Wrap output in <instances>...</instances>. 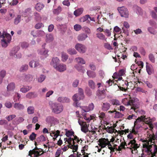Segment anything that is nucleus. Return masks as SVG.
Here are the masks:
<instances>
[{"instance_id": "obj_1", "label": "nucleus", "mask_w": 157, "mask_h": 157, "mask_svg": "<svg viewBox=\"0 0 157 157\" xmlns=\"http://www.w3.org/2000/svg\"><path fill=\"white\" fill-rule=\"evenodd\" d=\"M151 120L149 117L147 118L146 116L144 117L141 116L140 117L138 118L134 122L135 126L138 124H139V123L142 122H145L146 124L148 125L150 129L149 131L147 132V136L146 140H144L143 143L144 141L148 140L147 141L150 143V144H152V143L154 144V140L157 139V133L155 135L153 134L151 130L153 128H155L157 129V123L152 124L151 123Z\"/></svg>"}, {"instance_id": "obj_16", "label": "nucleus", "mask_w": 157, "mask_h": 157, "mask_svg": "<svg viewBox=\"0 0 157 157\" xmlns=\"http://www.w3.org/2000/svg\"><path fill=\"white\" fill-rule=\"evenodd\" d=\"M56 70L60 72H63L66 70V66L65 64L61 63L56 66L55 68Z\"/></svg>"}, {"instance_id": "obj_27", "label": "nucleus", "mask_w": 157, "mask_h": 157, "mask_svg": "<svg viewBox=\"0 0 157 157\" xmlns=\"http://www.w3.org/2000/svg\"><path fill=\"white\" fill-rule=\"evenodd\" d=\"M24 79L25 81L29 82L32 81L33 77L32 75L30 74H27L24 75Z\"/></svg>"}, {"instance_id": "obj_39", "label": "nucleus", "mask_w": 157, "mask_h": 157, "mask_svg": "<svg viewBox=\"0 0 157 157\" xmlns=\"http://www.w3.org/2000/svg\"><path fill=\"white\" fill-rule=\"evenodd\" d=\"M28 68V66L27 64L22 65L20 68V71L21 72H24L26 71Z\"/></svg>"}, {"instance_id": "obj_48", "label": "nucleus", "mask_w": 157, "mask_h": 157, "mask_svg": "<svg viewBox=\"0 0 157 157\" xmlns=\"http://www.w3.org/2000/svg\"><path fill=\"white\" fill-rule=\"evenodd\" d=\"M31 88V87L29 86L26 87H22L20 91L23 93H25L29 91Z\"/></svg>"}, {"instance_id": "obj_24", "label": "nucleus", "mask_w": 157, "mask_h": 157, "mask_svg": "<svg viewBox=\"0 0 157 157\" xmlns=\"http://www.w3.org/2000/svg\"><path fill=\"white\" fill-rule=\"evenodd\" d=\"M87 37L88 36L87 34L83 33L78 35L77 39L78 40L82 41L85 40Z\"/></svg>"}, {"instance_id": "obj_8", "label": "nucleus", "mask_w": 157, "mask_h": 157, "mask_svg": "<svg viewBox=\"0 0 157 157\" xmlns=\"http://www.w3.org/2000/svg\"><path fill=\"white\" fill-rule=\"evenodd\" d=\"M83 98L84 97L80 95L79 94H75L72 97V99L74 101L73 106L76 107H79L81 108L82 107L80 106V103L79 102V101Z\"/></svg>"}, {"instance_id": "obj_33", "label": "nucleus", "mask_w": 157, "mask_h": 157, "mask_svg": "<svg viewBox=\"0 0 157 157\" xmlns=\"http://www.w3.org/2000/svg\"><path fill=\"white\" fill-rule=\"evenodd\" d=\"M68 55L64 52H63L61 53L62 60L63 62L66 61L68 58Z\"/></svg>"}, {"instance_id": "obj_40", "label": "nucleus", "mask_w": 157, "mask_h": 157, "mask_svg": "<svg viewBox=\"0 0 157 157\" xmlns=\"http://www.w3.org/2000/svg\"><path fill=\"white\" fill-rule=\"evenodd\" d=\"M136 92H141L145 94H146L147 92L146 90L140 87H137L136 89Z\"/></svg>"}, {"instance_id": "obj_20", "label": "nucleus", "mask_w": 157, "mask_h": 157, "mask_svg": "<svg viewBox=\"0 0 157 157\" xmlns=\"http://www.w3.org/2000/svg\"><path fill=\"white\" fill-rule=\"evenodd\" d=\"M60 61L57 57H53L52 59L51 64L53 65L54 68L56 66H57Z\"/></svg>"}, {"instance_id": "obj_55", "label": "nucleus", "mask_w": 157, "mask_h": 157, "mask_svg": "<svg viewBox=\"0 0 157 157\" xmlns=\"http://www.w3.org/2000/svg\"><path fill=\"white\" fill-rule=\"evenodd\" d=\"M36 136V134L34 132H32L29 136V139L30 140L33 141L35 140Z\"/></svg>"}, {"instance_id": "obj_17", "label": "nucleus", "mask_w": 157, "mask_h": 157, "mask_svg": "<svg viewBox=\"0 0 157 157\" xmlns=\"http://www.w3.org/2000/svg\"><path fill=\"white\" fill-rule=\"evenodd\" d=\"M46 140L45 137L43 135H42L36 138L35 142V145L37 146L38 145L37 143L39 144L45 141Z\"/></svg>"}, {"instance_id": "obj_15", "label": "nucleus", "mask_w": 157, "mask_h": 157, "mask_svg": "<svg viewBox=\"0 0 157 157\" xmlns=\"http://www.w3.org/2000/svg\"><path fill=\"white\" fill-rule=\"evenodd\" d=\"M94 108V105L93 103L90 104L88 106H85L81 107L82 110L85 112H88L92 110Z\"/></svg>"}, {"instance_id": "obj_10", "label": "nucleus", "mask_w": 157, "mask_h": 157, "mask_svg": "<svg viewBox=\"0 0 157 157\" xmlns=\"http://www.w3.org/2000/svg\"><path fill=\"white\" fill-rule=\"evenodd\" d=\"M75 48L79 53H84L86 50V46L81 44L78 43L75 46Z\"/></svg>"}, {"instance_id": "obj_34", "label": "nucleus", "mask_w": 157, "mask_h": 157, "mask_svg": "<svg viewBox=\"0 0 157 157\" xmlns=\"http://www.w3.org/2000/svg\"><path fill=\"white\" fill-rule=\"evenodd\" d=\"M75 68L79 71L84 73L85 71L82 66L78 64L75 66Z\"/></svg>"}, {"instance_id": "obj_7", "label": "nucleus", "mask_w": 157, "mask_h": 157, "mask_svg": "<svg viewBox=\"0 0 157 157\" xmlns=\"http://www.w3.org/2000/svg\"><path fill=\"white\" fill-rule=\"evenodd\" d=\"M149 23L150 25L148 27V31L151 34L155 35L156 34L157 32L155 29L157 28V25L156 22L152 20L149 21Z\"/></svg>"}, {"instance_id": "obj_49", "label": "nucleus", "mask_w": 157, "mask_h": 157, "mask_svg": "<svg viewBox=\"0 0 157 157\" xmlns=\"http://www.w3.org/2000/svg\"><path fill=\"white\" fill-rule=\"evenodd\" d=\"M32 64H34V67H36L38 66L39 64V63L37 62L34 61V60L30 62L29 63V65L30 67H33V66L32 65Z\"/></svg>"}, {"instance_id": "obj_28", "label": "nucleus", "mask_w": 157, "mask_h": 157, "mask_svg": "<svg viewBox=\"0 0 157 157\" xmlns=\"http://www.w3.org/2000/svg\"><path fill=\"white\" fill-rule=\"evenodd\" d=\"M15 88V84L13 82L9 84L7 86V89L8 91H13Z\"/></svg>"}, {"instance_id": "obj_19", "label": "nucleus", "mask_w": 157, "mask_h": 157, "mask_svg": "<svg viewBox=\"0 0 157 157\" xmlns=\"http://www.w3.org/2000/svg\"><path fill=\"white\" fill-rule=\"evenodd\" d=\"M70 99L68 98L64 97H60L57 99V101L61 103H68L70 101Z\"/></svg>"}, {"instance_id": "obj_43", "label": "nucleus", "mask_w": 157, "mask_h": 157, "mask_svg": "<svg viewBox=\"0 0 157 157\" xmlns=\"http://www.w3.org/2000/svg\"><path fill=\"white\" fill-rule=\"evenodd\" d=\"M29 46V44L26 42H23L21 43V46L23 49H26Z\"/></svg>"}, {"instance_id": "obj_23", "label": "nucleus", "mask_w": 157, "mask_h": 157, "mask_svg": "<svg viewBox=\"0 0 157 157\" xmlns=\"http://www.w3.org/2000/svg\"><path fill=\"white\" fill-rule=\"evenodd\" d=\"M110 105L108 102L103 103L101 104L102 110L104 111H107L110 108Z\"/></svg>"}, {"instance_id": "obj_63", "label": "nucleus", "mask_w": 157, "mask_h": 157, "mask_svg": "<svg viewBox=\"0 0 157 157\" xmlns=\"http://www.w3.org/2000/svg\"><path fill=\"white\" fill-rule=\"evenodd\" d=\"M34 15L36 19L37 20H39L41 19L39 14L37 12H35L34 13Z\"/></svg>"}, {"instance_id": "obj_51", "label": "nucleus", "mask_w": 157, "mask_h": 157, "mask_svg": "<svg viewBox=\"0 0 157 157\" xmlns=\"http://www.w3.org/2000/svg\"><path fill=\"white\" fill-rule=\"evenodd\" d=\"M74 28L76 31H78L81 29L82 27L80 25L77 24L74 25Z\"/></svg>"}, {"instance_id": "obj_36", "label": "nucleus", "mask_w": 157, "mask_h": 157, "mask_svg": "<svg viewBox=\"0 0 157 157\" xmlns=\"http://www.w3.org/2000/svg\"><path fill=\"white\" fill-rule=\"evenodd\" d=\"M110 103L113 105H118L121 104V102L117 99H113L110 101Z\"/></svg>"}, {"instance_id": "obj_44", "label": "nucleus", "mask_w": 157, "mask_h": 157, "mask_svg": "<svg viewBox=\"0 0 157 157\" xmlns=\"http://www.w3.org/2000/svg\"><path fill=\"white\" fill-rule=\"evenodd\" d=\"M89 17H90V15H86L81 18L80 19V21L81 22H84L87 20Z\"/></svg>"}, {"instance_id": "obj_62", "label": "nucleus", "mask_w": 157, "mask_h": 157, "mask_svg": "<svg viewBox=\"0 0 157 157\" xmlns=\"http://www.w3.org/2000/svg\"><path fill=\"white\" fill-rule=\"evenodd\" d=\"M47 41L50 42L52 41L53 40V37L52 35H49L48 36H47Z\"/></svg>"}, {"instance_id": "obj_38", "label": "nucleus", "mask_w": 157, "mask_h": 157, "mask_svg": "<svg viewBox=\"0 0 157 157\" xmlns=\"http://www.w3.org/2000/svg\"><path fill=\"white\" fill-rule=\"evenodd\" d=\"M36 96L37 95L34 94V93L33 92H29L26 95V97L29 99L35 98Z\"/></svg>"}, {"instance_id": "obj_21", "label": "nucleus", "mask_w": 157, "mask_h": 157, "mask_svg": "<svg viewBox=\"0 0 157 157\" xmlns=\"http://www.w3.org/2000/svg\"><path fill=\"white\" fill-rule=\"evenodd\" d=\"M133 10L138 14L142 15L143 14V10L142 9L136 5L134 6L133 7Z\"/></svg>"}, {"instance_id": "obj_12", "label": "nucleus", "mask_w": 157, "mask_h": 157, "mask_svg": "<svg viewBox=\"0 0 157 157\" xmlns=\"http://www.w3.org/2000/svg\"><path fill=\"white\" fill-rule=\"evenodd\" d=\"M19 48L17 46L14 48L11 51L10 55V56H14L15 57L20 58L21 57V54L20 53H17Z\"/></svg>"}, {"instance_id": "obj_53", "label": "nucleus", "mask_w": 157, "mask_h": 157, "mask_svg": "<svg viewBox=\"0 0 157 157\" xmlns=\"http://www.w3.org/2000/svg\"><path fill=\"white\" fill-rule=\"evenodd\" d=\"M18 0H12L10 1L8 0V2L9 5L11 6H15L18 3Z\"/></svg>"}, {"instance_id": "obj_29", "label": "nucleus", "mask_w": 157, "mask_h": 157, "mask_svg": "<svg viewBox=\"0 0 157 157\" xmlns=\"http://www.w3.org/2000/svg\"><path fill=\"white\" fill-rule=\"evenodd\" d=\"M124 142H122L121 143L120 145L118 146V148L117 149V150L118 151H121L122 149L125 150V145L127 146L126 143L125 141L124 140Z\"/></svg>"}, {"instance_id": "obj_61", "label": "nucleus", "mask_w": 157, "mask_h": 157, "mask_svg": "<svg viewBox=\"0 0 157 157\" xmlns=\"http://www.w3.org/2000/svg\"><path fill=\"white\" fill-rule=\"evenodd\" d=\"M6 71L4 70H2L0 72V77L3 79L5 77L6 75Z\"/></svg>"}, {"instance_id": "obj_6", "label": "nucleus", "mask_w": 157, "mask_h": 157, "mask_svg": "<svg viewBox=\"0 0 157 157\" xmlns=\"http://www.w3.org/2000/svg\"><path fill=\"white\" fill-rule=\"evenodd\" d=\"M2 36V39L1 40V44L3 47H6L11 40V36L10 34L6 33L5 32H3Z\"/></svg>"}, {"instance_id": "obj_3", "label": "nucleus", "mask_w": 157, "mask_h": 157, "mask_svg": "<svg viewBox=\"0 0 157 157\" xmlns=\"http://www.w3.org/2000/svg\"><path fill=\"white\" fill-rule=\"evenodd\" d=\"M130 132L132 133L128 135V148H129L132 153H136L137 152V148L139 146H138L137 144L136 143V141L133 138L132 133L136 134L137 133V132L134 129H132L131 131V129L130 130Z\"/></svg>"}, {"instance_id": "obj_50", "label": "nucleus", "mask_w": 157, "mask_h": 157, "mask_svg": "<svg viewBox=\"0 0 157 157\" xmlns=\"http://www.w3.org/2000/svg\"><path fill=\"white\" fill-rule=\"evenodd\" d=\"M21 15H18L14 20V23L15 25H17L21 21Z\"/></svg>"}, {"instance_id": "obj_14", "label": "nucleus", "mask_w": 157, "mask_h": 157, "mask_svg": "<svg viewBox=\"0 0 157 157\" xmlns=\"http://www.w3.org/2000/svg\"><path fill=\"white\" fill-rule=\"evenodd\" d=\"M109 141L108 139L101 138L98 140V142L99 143L98 145L101 147V148H104L108 145V143Z\"/></svg>"}, {"instance_id": "obj_57", "label": "nucleus", "mask_w": 157, "mask_h": 157, "mask_svg": "<svg viewBox=\"0 0 157 157\" xmlns=\"http://www.w3.org/2000/svg\"><path fill=\"white\" fill-rule=\"evenodd\" d=\"M66 142H67L68 144L69 145L71 144H73L75 143V141L73 140V139L71 137L69 138L67 140H66L65 143L66 144Z\"/></svg>"}, {"instance_id": "obj_56", "label": "nucleus", "mask_w": 157, "mask_h": 157, "mask_svg": "<svg viewBox=\"0 0 157 157\" xmlns=\"http://www.w3.org/2000/svg\"><path fill=\"white\" fill-rule=\"evenodd\" d=\"M104 47L105 48L109 50H112L113 49V48L110 45V44L107 43H104Z\"/></svg>"}, {"instance_id": "obj_5", "label": "nucleus", "mask_w": 157, "mask_h": 157, "mask_svg": "<svg viewBox=\"0 0 157 157\" xmlns=\"http://www.w3.org/2000/svg\"><path fill=\"white\" fill-rule=\"evenodd\" d=\"M129 101H128V109H130L136 112V109L139 107L140 105V102L139 100L136 98H130Z\"/></svg>"}, {"instance_id": "obj_52", "label": "nucleus", "mask_w": 157, "mask_h": 157, "mask_svg": "<svg viewBox=\"0 0 157 157\" xmlns=\"http://www.w3.org/2000/svg\"><path fill=\"white\" fill-rule=\"evenodd\" d=\"M149 60L152 63H154L155 62V58L153 54H150L148 56Z\"/></svg>"}, {"instance_id": "obj_11", "label": "nucleus", "mask_w": 157, "mask_h": 157, "mask_svg": "<svg viewBox=\"0 0 157 157\" xmlns=\"http://www.w3.org/2000/svg\"><path fill=\"white\" fill-rule=\"evenodd\" d=\"M117 10L121 17L125 18L128 17V11L126 8L124 6L118 7Z\"/></svg>"}, {"instance_id": "obj_46", "label": "nucleus", "mask_w": 157, "mask_h": 157, "mask_svg": "<svg viewBox=\"0 0 157 157\" xmlns=\"http://www.w3.org/2000/svg\"><path fill=\"white\" fill-rule=\"evenodd\" d=\"M112 28H110V29H106L104 30V32L105 35L109 37L111 35V31Z\"/></svg>"}, {"instance_id": "obj_18", "label": "nucleus", "mask_w": 157, "mask_h": 157, "mask_svg": "<svg viewBox=\"0 0 157 157\" xmlns=\"http://www.w3.org/2000/svg\"><path fill=\"white\" fill-rule=\"evenodd\" d=\"M146 71L148 74L151 75L154 72V69L152 65L149 64L147 63H146Z\"/></svg>"}, {"instance_id": "obj_54", "label": "nucleus", "mask_w": 157, "mask_h": 157, "mask_svg": "<svg viewBox=\"0 0 157 157\" xmlns=\"http://www.w3.org/2000/svg\"><path fill=\"white\" fill-rule=\"evenodd\" d=\"M16 117V115L15 114H12L6 117L8 121H10L12 120L13 119Z\"/></svg>"}, {"instance_id": "obj_31", "label": "nucleus", "mask_w": 157, "mask_h": 157, "mask_svg": "<svg viewBox=\"0 0 157 157\" xmlns=\"http://www.w3.org/2000/svg\"><path fill=\"white\" fill-rule=\"evenodd\" d=\"M62 10L61 7L60 6H59L57 8L54 9L52 11L53 14L58 15L60 13Z\"/></svg>"}, {"instance_id": "obj_32", "label": "nucleus", "mask_w": 157, "mask_h": 157, "mask_svg": "<svg viewBox=\"0 0 157 157\" xmlns=\"http://www.w3.org/2000/svg\"><path fill=\"white\" fill-rule=\"evenodd\" d=\"M35 109L33 106H29L27 109V112L28 114H32L34 113Z\"/></svg>"}, {"instance_id": "obj_42", "label": "nucleus", "mask_w": 157, "mask_h": 157, "mask_svg": "<svg viewBox=\"0 0 157 157\" xmlns=\"http://www.w3.org/2000/svg\"><path fill=\"white\" fill-rule=\"evenodd\" d=\"M75 60L76 62L78 63H80L82 64H84L85 63V61L81 57H78L76 58Z\"/></svg>"}, {"instance_id": "obj_22", "label": "nucleus", "mask_w": 157, "mask_h": 157, "mask_svg": "<svg viewBox=\"0 0 157 157\" xmlns=\"http://www.w3.org/2000/svg\"><path fill=\"white\" fill-rule=\"evenodd\" d=\"M116 109L113 111H109L108 112V113H115V115L114 116V117L115 118H120L122 117L124 115L120 113L119 112H117L116 111Z\"/></svg>"}, {"instance_id": "obj_13", "label": "nucleus", "mask_w": 157, "mask_h": 157, "mask_svg": "<svg viewBox=\"0 0 157 157\" xmlns=\"http://www.w3.org/2000/svg\"><path fill=\"white\" fill-rule=\"evenodd\" d=\"M44 152L43 151L30 150L29 152V155L31 157H39Z\"/></svg>"}, {"instance_id": "obj_58", "label": "nucleus", "mask_w": 157, "mask_h": 157, "mask_svg": "<svg viewBox=\"0 0 157 157\" xmlns=\"http://www.w3.org/2000/svg\"><path fill=\"white\" fill-rule=\"evenodd\" d=\"M74 134V132L73 131H70L68 130L66 132L65 135L67 137H69L70 136H73Z\"/></svg>"}, {"instance_id": "obj_35", "label": "nucleus", "mask_w": 157, "mask_h": 157, "mask_svg": "<svg viewBox=\"0 0 157 157\" xmlns=\"http://www.w3.org/2000/svg\"><path fill=\"white\" fill-rule=\"evenodd\" d=\"M87 74L90 78H94L96 77L95 73L91 71H88L87 72Z\"/></svg>"}, {"instance_id": "obj_25", "label": "nucleus", "mask_w": 157, "mask_h": 157, "mask_svg": "<svg viewBox=\"0 0 157 157\" xmlns=\"http://www.w3.org/2000/svg\"><path fill=\"white\" fill-rule=\"evenodd\" d=\"M83 9L80 8L75 10L74 12V14L76 17H78L81 15L83 13Z\"/></svg>"}, {"instance_id": "obj_59", "label": "nucleus", "mask_w": 157, "mask_h": 157, "mask_svg": "<svg viewBox=\"0 0 157 157\" xmlns=\"http://www.w3.org/2000/svg\"><path fill=\"white\" fill-rule=\"evenodd\" d=\"M121 31V29L117 26H116L114 28L113 33H120Z\"/></svg>"}, {"instance_id": "obj_60", "label": "nucleus", "mask_w": 157, "mask_h": 157, "mask_svg": "<svg viewBox=\"0 0 157 157\" xmlns=\"http://www.w3.org/2000/svg\"><path fill=\"white\" fill-rule=\"evenodd\" d=\"M45 76L44 75H41L38 78V82H42L45 78Z\"/></svg>"}, {"instance_id": "obj_2", "label": "nucleus", "mask_w": 157, "mask_h": 157, "mask_svg": "<svg viewBox=\"0 0 157 157\" xmlns=\"http://www.w3.org/2000/svg\"><path fill=\"white\" fill-rule=\"evenodd\" d=\"M147 141H144L143 144V151L149 155L148 157H154L157 153V146L153 144H150Z\"/></svg>"}, {"instance_id": "obj_4", "label": "nucleus", "mask_w": 157, "mask_h": 157, "mask_svg": "<svg viewBox=\"0 0 157 157\" xmlns=\"http://www.w3.org/2000/svg\"><path fill=\"white\" fill-rule=\"evenodd\" d=\"M48 104L52 112L55 113L59 114L63 110V107L61 104L52 101H50Z\"/></svg>"}, {"instance_id": "obj_41", "label": "nucleus", "mask_w": 157, "mask_h": 157, "mask_svg": "<svg viewBox=\"0 0 157 157\" xmlns=\"http://www.w3.org/2000/svg\"><path fill=\"white\" fill-rule=\"evenodd\" d=\"M89 86L92 89H94L95 88V84L94 82L92 80H90L88 82Z\"/></svg>"}, {"instance_id": "obj_45", "label": "nucleus", "mask_w": 157, "mask_h": 157, "mask_svg": "<svg viewBox=\"0 0 157 157\" xmlns=\"http://www.w3.org/2000/svg\"><path fill=\"white\" fill-rule=\"evenodd\" d=\"M67 51L68 53L71 55L77 53V52L74 48H69L67 50Z\"/></svg>"}, {"instance_id": "obj_30", "label": "nucleus", "mask_w": 157, "mask_h": 157, "mask_svg": "<svg viewBox=\"0 0 157 157\" xmlns=\"http://www.w3.org/2000/svg\"><path fill=\"white\" fill-rule=\"evenodd\" d=\"M44 5L39 3H37L35 6V9L38 11H40L44 7Z\"/></svg>"}, {"instance_id": "obj_9", "label": "nucleus", "mask_w": 157, "mask_h": 157, "mask_svg": "<svg viewBox=\"0 0 157 157\" xmlns=\"http://www.w3.org/2000/svg\"><path fill=\"white\" fill-rule=\"evenodd\" d=\"M78 122L79 124L81 126V130L82 132L86 133L89 131L88 128L89 127V124L83 121L79 118H78Z\"/></svg>"}, {"instance_id": "obj_37", "label": "nucleus", "mask_w": 157, "mask_h": 157, "mask_svg": "<svg viewBox=\"0 0 157 157\" xmlns=\"http://www.w3.org/2000/svg\"><path fill=\"white\" fill-rule=\"evenodd\" d=\"M97 37L101 40H106V38H105V36L102 33H98L96 34Z\"/></svg>"}, {"instance_id": "obj_47", "label": "nucleus", "mask_w": 157, "mask_h": 157, "mask_svg": "<svg viewBox=\"0 0 157 157\" xmlns=\"http://www.w3.org/2000/svg\"><path fill=\"white\" fill-rule=\"evenodd\" d=\"M106 128L107 132L109 133H113L116 131V130L114 128L111 127H107Z\"/></svg>"}, {"instance_id": "obj_26", "label": "nucleus", "mask_w": 157, "mask_h": 157, "mask_svg": "<svg viewBox=\"0 0 157 157\" xmlns=\"http://www.w3.org/2000/svg\"><path fill=\"white\" fill-rule=\"evenodd\" d=\"M13 107L15 109L17 110H22L25 108L23 104L19 103H14Z\"/></svg>"}, {"instance_id": "obj_64", "label": "nucleus", "mask_w": 157, "mask_h": 157, "mask_svg": "<svg viewBox=\"0 0 157 157\" xmlns=\"http://www.w3.org/2000/svg\"><path fill=\"white\" fill-rule=\"evenodd\" d=\"M151 15L152 17L157 20V15L153 11H152L151 12Z\"/></svg>"}]
</instances>
